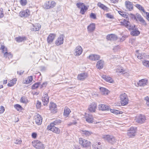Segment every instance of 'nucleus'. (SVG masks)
I'll use <instances>...</instances> for the list:
<instances>
[{
  "label": "nucleus",
  "mask_w": 149,
  "mask_h": 149,
  "mask_svg": "<svg viewBox=\"0 0 149 149\" xmlns=\"http://www.w3.org/2000/svg\"><path fill=\"white\" fill-rule=\"evenodd\" d=\"M35 120L36 123L38 125H40L42 122V118L41 116L38 114L35 117Z\"/></svg>",
  "instance_id": "14"
},
{
  "label": "nucleus",
  "mask_w": 149,
  "mask_h": 149,
  "mask_svg": "<svg viewBox=\"0 0 149 149\" xmlns=\"http://www.w3.org/2000/svg\"><path fill=\"white\" fill-rule=\"evenodd\" d=\"M88 57L90 60L94 61L98 60L100 58V56L96 54H91Z\"/></svg>",
  "instance_id": "22"
},
{
  "label": "nucleus",
  "mask_w": 149,
  "mask_h": 149,
  "mask_svg": "<svg viewBox=\"0 0 149 149\" xmlns=\"http://www.w3.org/2000/svg\"><path fill=\"white\" fill-rule=\"evenodd\" d=\"M47 98L49 99V97L48 96L47 94L46 93H45V94L43 95V97H42V98L46 99Z\"/></svg>",
  "instance_id": "63"
},
{
  "label": "nucleus",
  "mask_w": 149,
  "mask_h": 149,
  "mask_svg": "<svg viewBox=\"0 0 149 149\" xmlns=\"http://www.w3.org/2000/svg\"><path fill=\"white\" fill-rule=\"evenodd\" d=\"M16 79L15 78L11 80L10 83H8V86H13L15 83Z\"/></svg>",
  "instance_id": "40"
},
{
  "label": "nucleus",
  "mask_w": 149,
  "mask_h": 149,
  "mask_svg": "<svg viewBox=\"0 0 149 149\" xmlns=\"http://www.w3.org/2000/svg\"><path fill=\"white\" fill-rule=\"evenodd\" d=\"M95 28V24L92 23L91 24L88 26L87 29L89 32L93 31Z\"/></svg>",
  "instance_id": "30"
},
{
  "label": "nucleus",
  "mask_w": 149,
  "mask_h": 149,
  "mask_svg": "<svg viewBox=\"0 0 149 149\" xmlns=\"http://www.w3.org/2000/svg\"><path fill=\"white\" fill-rule=\"evenodd\" d=\"M120 102L123 106L126 105L128 103L129 99L127 94L124 93L121 94L120 96Z\"/></svg>",
  "instance_id": "1"
},
{
  "label": "nucleus",
  "mask_w": 149,
  "mask_h": 149,
  "mask_svg": "<svg viewBox=\"0 0 149 149\" xmlns=\"http://www.w3.org/2000/svg\"><path fill=\"white\" fill-rule=\"evenodd\" d=\"M20 101L23 103L26 102V99L24 97H22L20 99Z\"/></svg>",
  "instance_id": "58"
},
{
  "label": "nucleus",
  "mask_w": 149,
  "mask_h": 149,
  "mask_svg": "<svg viewBox=\"0 0 149 149\" xmlns=\"http://www.w3.org/2000/svg\"><path fill=\"white\" fill-rule=\"evenodd\" d=\"M30 15V11L28 9H27L25 11H21L19 13V15L21 17H28Z\"/></svg>",
  "instance_id": "13"
},
{
  "label": "nucleus",
  "mask_w": 149,
  "mask_h": 149,
  "mask_svg": "<svg viewBox=\"0 0 149 149\" xmlns=\"http://www.w3.org/2000/svg\"><path fill=\"white\" fill-rule=\"evenodd\" d=\"M115 71L118 74H122L124 73V70L120 66H119L116 69Z\"/></svg>",
  "instance_id": "32"
},
{
  "label": "nucleus",
  "mask_w": 149,
  "mask_h": 149,
  "mask_svg": "<svg viewBox=\"0 0 149 149\" xmlns=\"http://www.w3.org/2000/svg\"><path fill=\"white\" fill-rule=\"evenodd\" d=\"M0 49L2 50V53L4 54L5 53V52H7V48L3 45H1V47L0 48Z\"/></svg>",
  "instance_id": "42"
},
{
  "label": "nucleus",
  "mask_w": 149,
  "mask_h": 149,
  "mask_svg": "<svg viewBox=\"0 0 149 149\" xmlns=\"http://www.w3.org/2000/svg\"><path fill=\"white\" fill-rule=\"evenodd\" d=\"M47 129L55 133L58 134L60 132V130L58 127L55 126H48L47 127Z\"/></svg>",
  "instance_id": "10"
},
{
  "label": "nucleus",
  "mask_w": 149,
  "mask_h": 149,
  "mask_svg": "<svg viewBox=\"0 0 149 149\" xmlns=\"http://www.w3.org/2000/svg\"><path fill=\"white\" fill-rule=\"evenodd\" d=\"M136 6L140 10L142 11L144 13H145L146 12L144 10V8L140 5L136 4Z\"/></svg>",
  "instance_id": "43"
},
{
  "label": "nucleus",
  "mask_w": 149,
  "mask_h": 149,
  "mask_svg": "<svg viewBox=\"0 0 149 149\" xmlns=\"http://www.w3.org/2000/svg\"><path fill=\"white\" fill-rule=\"evenodd\" d=\"M127 28L129 30H134L136 29L135 25H131L130 24Z\"/></svg>",
  "instance_id": "45"
},
{
  "label": "nucleus",
  "mask_w": 149,
  "mask_h": 149,
  "mask_svg": "<svg viewBox=\"0 0 149 149\" xmlns=\"http://www.w3.org/2000/svg\"><path fill=\"white\" fill-rule=\"evenodd\" d=\"M100 90L102 95H107L109 93V90L104 88L101 87L100 88Z\"/></svg>",
  "instance_id": "31"
},
{
  "label": "nucleus",
  "mask_w": 149,
  "mask_h": 149,
  "mask_svg": "<svg viewBox=\"0 0 149 149\" xmlns=\"http://www.w3.org/2000/svg\"><path fill=\"white\" fill-rule=\"evenodd\" d=\"M146 120L145 116L141 114L137 116L136 118V121L140 124H142L144 123Z\"/></svg>",
  "instance_id": "7"
},
{
  "label": "nucleus",
  "mask_w": 149,
  "mask_h": 149,
  "mask_svg": "<svg viewBox=\"0 0 149 149\" xmlns=\"http://www.w3.org/2000/svg\"><path fill=\"white\" fill-rule=\"evenodd\" d=\"M147 84V79H143L139 80L137 83L138 86H144Z\"/></svg>",
  "instance_id": "20"
},
{
  "label": "nucleus",
  "mask_w": 149,
  "mask_h": 149,
  "mask_svg": "<svg viewBox=\"0 0 149 149\" xmlns=\"http://www.w3.org/2000/svg\"><path fill=\"white\" fill-rule=\"evenodd\" d=\"M88 77V74L86 72L81 73L78 75L77 79L80 81H83L86 79Z\"/></svg>",
  "instance_id": "15"
},
{
  "label": "nucleus",
  "mask_w": 149,
  "mask_h": 149,
  "mask_svg": "<svg viewBox=\"0 0 149 149\" xmlns=\"http://www.w3.org/2000/svg\"><path fill=\"white\" fill-rule=\"evenodd\" d=\"M86 120L88 123H92L94 122L93 118L92 115L88 114L86 116Z\"/></svg>",
  "instance_id": "25"
},
{
  "label": "nucleus",
  "mask_w": 149,
  "mask_h": 149,
  "mask_svg": "<svg viewBox=\"0 0 149 149\" xmlns=\"http://www.w3.org/2000/svg\"><path fill=\"white\" fill-rule=\"evenodd\" d=\"M145 100L146 101V105L148 106V103H149V97H146L145 98Z\"/></svg>",
  "instance_id": "57"
},
{
  "label": "nucleus",
  "mask_w": 149,
  "mask_h": 149,
  "mask_svg": "<svg viewBox=\"0 0 149 149\" xmlns=\"http://www.w3.org/2000/svg\"><path fill=\"white\" fill-rule=\"evenodd\" d=\"M107 40L111 41H115L118 39L117 36L114 34H111L108 35L106 37Z\"/></svg>",
  "instance_id": "16"
},
{
  "label": "nucleus",
  "mask_w": 149,
  "mask_h": 149,
  "mask_svg": "<svg viewBox=\"0 0 149 149\" xmlns=\"http://www.w3.org/2000/svg\"><path fill=\"white\" fill-rule=\"evenodd\" d=\"M74 54L75 56L80 55L82 53L83 50L82 47L79 46L76 47L74 50Z\"/></svg>",
  "instance_id": "11"
},
{
  "label": "nucleus",
  "mask_w": 149,
  "mask_h": 149,
  "mask_svg": "<svg viewBox=\"0 0 149 149\" xmlns=\"http://www.w3.org/2000/svg\"><path fill=\"white\" fill-rule=\"evenodd\" d=\"M22 141L20 140H16L15 142V143L16 144H20L21 143Z\"/></svg>",
  "instance_id": "62"
},
{
  "label": "nucleus",
  "mask_w": 149,
  "mask_h": 149,
  "mask_svg": "<svg viewBox=\"0 0 149 149\" xmlns=\"http://www.w3.org/2000/svg\"><path fill=\"white\" fill-rule=\"evenodd\" d=\"M106 17L110 19H113V16L112 15H111L110 13H107L106 14Z\"/></svg>",
  "instance_id": "55"
},
{
  "label": "nucleus",
  "mask_w": 149,
  "mask_h": 149,
  "mask_svg": "<svg viewBox=\"0 0 149 149\" xmlns=\"http://www.w3.org/2000/svg\"><path fill=\"white\" fill-rule=\"evenodd\" d=\"M126 37V36H123L121 38H120V40L121 42H122L124 40Z\"/></svg>",
  "instance_id": "61"
},
{
  "label": "nucleus",
  "mask_w": 149,
  "mask_h": 149,
  "mask_svg": "<svg viewBox=\"0 0 149 149\" xmlns=\"http://www.w3.org/2000/svg\"><path fill=\"white\" fill-rule=\"evenodd\" d=\"M102 77L107 81L109 83H111L113 81L112 79L109 77L107 76H106L103 75L102 76Z\"/></svg>",
  "instance_id": "34"
},
{
  "label": "nucleus",
  "mask_w": 149,
  "mask_h": 149,
  "mask_svg": "<svg viewBox=\"0 0 149 149\" xmlns=\"http://www.w3.org/2000/svg\"><path fill=\"white\" fill-rule=\"evenodd\" d=\"M103 138L106 140H107L110 143L113 144L115 142V138L112 136L109 135H104L103 136Z\"/></svg>",
  "instance_id": "8"
},
{
  "label": "nucleus",
  "mask_w": 149,
  "mask_h": 149,
  "mask_svg": "<svg viewBox=\"0 0 149 149\" xmlns=\"http://www.w3.org/2000/svg\"><path fill=\"white\" fill-rule=\"evenodd\" d=\"M56 35L54 34L51 33L49 34L47 39V41L48 43H51L54 39Z\"/></svg>",
  "instance_id": "21"
},
{
  "label": "nucleus",
  "mask_w": 149,
  "mask_h": 149,
  "mask_svg": "<svg viewBox=\"0 0 149 149\" xmlns=\"http://www.w3.org/2000/svg\"><path fill=\"white\" fill-rule=\"evenodd\" d=\"M97 5L98 6L100 7L104 11H106V12H108L109 10V8L103 4L102 3H101L100 2H98L97 3Z\"/></svg>",
  "instance_id": "26"
},
{
  "label": "nucleus",
  "mask_w": 149,
  "mask_h": 149,
  "mask_svg": "<svg viewBox=\"0 0 149 149\" xmlns=\"http://www.w3.org/2000/svg\"><path fill=\"white\" fill-rule=\"evenodd\" d=\"M64 37V36L63 35H60L55 41V44L57 46H59L63 44Z\"/></svg>",
  "instance_id": "9"
},
{
  "label": "nucleus",
  "mask_w": 149,
  "mask_h": 149,
  "mask_svg": "<svg viewBox=\"0 0 149 149\" xmlns=\"http://www.w3.org/2000/svg\"><path fill=\"white\" fill-rule=\"evenodd\" d=\"M88 7L85 6L84 5V7H81L80 11V13L82 15H84L86 11L87 10Z\"/></svg>",
  "instance_id": "37"
},
{
  "label": "nucleus",
  "mask_w": 149,
  "mask_h": 149,
  "mask_svg": "<svg viewBox=\"0 0 149 149\" xmlns=\"http://www.w3.org/2000/svg\"><path fill=\"white\" fill-rule=\"evenodd\" d=\"M131 35L133 36H138L140 33V31L137 30H134L131 32Z\"/></svg>",
  "instance_id": "36"
},
{
  "label": "nucleus",
  "mask_w": 149,
  "mask_h": 149,
  "mask_svg": "<svg viewBox=\"0 0 149 149\" xmlns=\"http://www.w3.org/2000/svg\"><path fill=\"white\" fill-rule=\"evenodd\" d=\"M118 13L120 15L124 17L127 18V15L126 14H125V13L121 11H118Z\"/></svg>",
  "instance_id": "50"
},
{
  "label": "nucleus",
  "mask_w": 149,
  "mask_h": 149,
  "mask_svg": "<svg viewBox=\"0 0 149 149\" xmlns=\"http://www.w3.org/2000/svg\"><path fill=\"white\" fill-rule=\"evenodd\" d=\"M37 134L36 133H33L32 134V136L33 138H36L37 136Z\"/></svg>",
  "instance_id": "64"
},
{
  "label": "nucleus",
  "mask_w": 149,
  "mask_h": 149,
  "mask_svg": "<svg viewBox=\"0 0 149 149\" xmlns=\"http://www.w3.org/2000/svg\"><path fill=\"white\" fill-rule=\"evenodd\" d=\"M56 104L53 103H50V105L49 106V109L53 113H56V111L57 109V107Z\"/></svg>",
  "instance_id": "23"
},
{
  "label": "nucleus",
  "mask_w": 149,
  "mask_h": 149,
  "mask_svg": "<svg viewBox=\"0 0 149 149\" xmlns=\"http://www.w3.org/2000/svg\"><path fill=\"white\" fill-rule=\"evenodd\" d=\"M4 108L3 106H1L0 108V113H2L4 111Z\"/></svg>",
  "instance_id": "59"
},
{
  "label": "nucleus",
  "mask_w": 149,
  "mask_h": 149,
  "mask_svg": "<svg viewBox=\"0 0 149 149\" xmlns=\"http://www.w3.org/2000/svg\"><path fill=\"white\" fill-rule=\"evenodd\" d=\"M90 16L91 18H93L94 19H95L96 18L95 15L93 13H91Z\"/></svg>",
  "instance_id": "60"
},
{
  "label": "nucleus",
  "mask_w": 149,
  "mask_h": 149,
  "mask_svg": "<svg viewBox=\"0 0 149 149\" xmlns=\"http://www.w3.org/2000/svg\"><path fill=\"white\" fill-rule=\"evenodd\" d=\"M33 25V28L31 29V31H38L40 29L41 25L40 24H36L35 25Z\"/></svg>",
  "instance_id": "28"
},
{
  "label": "nucleus",
  "mask_w": 149,
  "mask_h": 149,
  "mask_svg": "<svg viewBox=\"0 0 149 149\" xmlns=\"http://www.w3.org/2000/svg\"><path fill=\"white\" fill-rule=\"evenodd\" d=\"M20 3L23 6H25L27 3V0H20Z\"/></svg>",
  "instance_id": "51"
},
{
  "label": "nucleus",
  "mask_w": 149,
  "mask_h": 149,
  "mask_svg": "<svg viewBox=\"0 0 149 149\" xmlns=\"http://www.w3.org/2000/svg\"><path fill=\"white\" fill-rule=\"evenodd\" d=\"M136 56H137V58L139 59H140L141 60H143L145 59V58H148V57L149 56H146V54L145 53H139L137 54H136Z\"/></svg>",
  "instance_id": "24"
},
{
  "label": "nucleus",
  "mask_w": 149,
  "mask_h": 149,
  "mask_svg": "<svg viewBox=\"0 0 149 149\" xmlns=\"http://www.w3.org/2000/svg\"><path fill=\"white\" fill-rule=\"evenodd\" d=\"M26 80L28 81V83H31L32 81L33 80V77L32 76H30V77H29L27 79H26Z\"/></svg>",
  "instance_id": "54"
},
{
  "label": "nucleus",
  "mask_w": 149,
  "mask_h": 149,
  "mask_svg": "<svg viewBox=\"0 0 149 149\" xmlns=\"http://www.w3.org/2000/svg\"><path fill=\"white\" fill-rule=\"evenodd\" d=\"M143 64L145 67L149 68V61H143Z\"/></svg>",
  "instance_id": "46"
},
{
  "label": "nucleus",
  "mask_w": 149,
  "mask_h": 149,
  "mask_svg": "<svg viewBox=\"0 0 149 149\" xmlns=\"http://www.w3.org/2000/svg\"><path fill=\"white\" fill-rule=\"evenodd\" d=\"M14 107L17 111H20L22 110V107L21 105L19 104H16L14 105Z\"/></svg>",
  "instance_id": "44"
},
{
  "label": "nucleus",
  "mask_w": 149,
  "mask_h": 149,
  "mask_svg": "<svg viewBox=\"0 0 149 149\" xmlns=\"http://www.w3.org/2000/svg\"><path fill=\"white\" fill-rule=\"evenodd\" d=\"M84 4L83 3L81 2H79L76 4V6L79 8L83 7H84Z\"/></svg>",
  "instance_id": "49"
},
{
  "label": "nucleus",
  "mask_w": 149,
  "mask_h": 149,
  "mask_svg": "<svg viewBox=\"0 0 149 149\" xmlns=\"http://www.w3.org/2000/svg\"><path fill=\"white\" fill-rule=\"evenodd\" d=\"M79 143L84 148L88 147L91 145V143L87 140L80 138L79 139Z\"/></svg>",
  "instance_id": "4"
},
{
  "label": "nucleus",
  "mask_w": 149,
  "mask_h": 149,
  "mask_svg": "<svg viewBox=\"0 0 149 149\" xmlns=\"http://www.w3.org/2000/svg\"><path fill=\"white\" fill-rule=\"evenodd\" d=\"M133 16L134 19L136 21L139 20L141 23L143 25H146V23L145 20L139 14L137 13L135 15H134Z\"/></svg>",
  "instance_id": "5"
},
{
  "label": "nucleus",
  "mask_w": 149,
  "mask_h": 149,
  "mask_svg": "<svg viewBox=\"0 0 149 149\" xmlns=\"http://www.w3.org/2000/svg\"><path fill=\"white\" fill-rule=\"evenodd\" d=\"M82 133L84 135H85L86 136H90L92 134L91 131H88L86 130H82Z\"/></svg>",
  "instance_id": "33"
},
{
  "label": "nucleus",
  "mask_w": 149,
  "mask_h": 149,
  "mask_svg": "<svg viewBox=\"0 0 149 149\" xmlns=\"http://www.w3.org/2000/svg\"><path fill=\"white\" fill-rule=\"evenodd\" d=\"M46 99L42 98V100L43 102V104L44 105H47L49 102V99L46 98Z\"/></svg>",
  "instance_id": "48"
},
{
  "label": "nucleus",
  "mask_w": 149,
  "mask_h": 149,
  "mask_svg": "<svg viewBox=\"0 0 149 149\" xmlns=\"http://www.w3.org/2000/svg\"><path fill=\"white\" fill-rule=\"evenodd\" d=\"M40 84V82L36 83L34 84L32 86V88L33 89H35L38 88Z\"/></svg>",
  "instance_id": "47"
},
{
  "label": "nucleus",
  "mask_w": 149,
  "mask_h": 149,
  "mask_svg": "<svg viewBox=\"0 0 149 149\" xmlns=\"http://www.w3.org/2000/svg\"><path fill=\"white\" fill-rule=\"evenodd\" d=\"M99 110L102 111H108L110 110V108L109 106L104 104H100L98 106Z\"/></svg>",
  "instance_id": "18"
},
{
  "label": "nucleus",
  "mask_w": 149,
  "mask_h": 149,
  "mask_svg": "<svg viewBox=\"0 0 149 149\" xmlns=\"http://www.w3.org/2000/svg\"><path fill=\"white\" fill-rule=\"evenodd\" d=\"M15 40L18 42H19L26 40V37H19L15 38Z\"/></svg>",
  "instance_id": "39"
},
{
  "label": "nucleus",
  "mask_w": 149,
  "mask_h": 149,
  "mask_svg": "<svg viewBox=\"0 0 149 149\" xmlns=\"http://www.w3.org/2000/svg\"><path fill=\"white\" fill-rule=\"evenodd\" d=\"M104 64V61L102 60H100L97 62L96 67L99 69H102L103 67Z\"/></svg>",
  "instance_id": "19"
},
{
  "label": "nucleus",
  "mask_w": 149,
  "mask_h": 149,
  "mask_svg": "<svg viewBox=\"0 0 149 149\" xmlns=\"http://www.w3.org/2000/svg\"><path fill=\"white\" fill-rule=\"evenodd\" d=\"M125 5L127 10L131 11L133 9L132 3L129 1H126L125 2Z\"/></svg>",
  "instance_id": "17"
},
{
  "label": "nucleus",
  "mask_w": 149,
  "mask_h": 149,
  "mask_svg": "<svg viewBox=\"0 0 149 149\" xmlns=\"http://www.w3.org/2000/svg\"><path fill=\"white\" fill-rule=\"evenodd\" d=\"M61 120H56L53 122L51 123L50 125L49 126H52H52H55V125H59L60 123H61Z\"/></svg>",
  "instance_id": "29"
},
{
  "label": "nucleus",
  "mask_w": 149,
  "mask_h": 149,
  "mask_svg": "<svg viewBox=\"0 0 149 149\" xmlns=\"http://www.w3.org/2000/svg\"><path fill=\"white\" fill-rule=\"evenodd\" d=\"M4 16L3 11L2 8H0V18H2Z\"/></svg>",
  "instance_id": "53"
},
{
  "label": "nucleus",
  "mask_w": 149,
  "mask_h": 149,
  "mask_svg": "<svg viewBox=\"0 0 149 149\" xmlns=\"http://www.w3.org/2000/svg\"><path fill=\"white\" fill-rule=\"evenodd\" d=\"M97 104L94 102H93L89 106L88 109L91 112H94L97 108Z\"/></svg>",
  "instance_id": "12"
},
{
  "label": "nucleus",
  "mask_w": 149,
  "mask_h": 149,
  "mask_svg": "<svg viewBox=\"0 0 149 149\" xmlns=\"http://www.w3.org/2000/svg\"><path fill=\"white\" fill-rule=\"evenodd\" d=\"M41 103L39 101H37L36 103V107L37 109H39L40 108Z\"/></svg>",
  "instance_id": "52"
},
{
  "label": "nucleus",
  "mask_w": 149,
  "mask_h": 149,
  "mask_svg": "<svg viewBox=\"0 0 149 149\" xmlns=\"http://www.w3.org/2000/svg\"><path fill=\"white\" fill-rule=\"evenodd\" d=\"M56 5V3L54 1H46L44 4V7L46 9L52 8Z\"/></svg>",
  "instance_id": "2"
},
{
  "label": "nucleus",
  "mask_w": 149,
  "mask_h": 149,
  "mask_svg": "<svg viewBox=\"0 0 149 149\" xmlns=\"http://www.w3.org/2000/svg\"><path fill=\"white\" fill-rule=\"evenodd\" d=\"M136 130L133 127H131L127 133V135L129 138H132L135 135Z\"/></svg>",
  "instance_id": "6"
},
{
  "label": "nucleus",
  "mask_w": 149,
  "mask_h": 149,
  "mask_svg": "<svg viewBox=\"0 0 149 149\" xmlns=\"http://www.w3.org/2000/svg\"><path fill=\"white\" fill-rule=\"evenodd\" d=\"M71 111L70 109L67 107H65L64 108L63 115L65 117H66L69 115Z\"/></svg>",
  "instance_id": "27"
},
{
  "label": "nucleus",
  "mask_w": 149,
  "mask_h": 149,
  "mask_svg": "<svg viewBox=\"0 0 149 149\" xmlns=\"http://www.w3.org/2000/svg\"><path fill=\"white\" fill-rule=\"evenodd\" d=\"M3 56L4 57L6 58L8 57L9 59L11 58L12 57V55L10 53H8L7 52H5V53L4 54Z\"/></svg>",
  "instance_id": "41"
},
{
  "label": "nucleus",
  "mask_w": 149,
  "mask_h": 149,
  "mask_svg": "<svg viewBox=\"0 0 149 149\" xmlns=\"http://www.w3.org/2000/svg\"><path fill=\"white\" fill-rule=\"evenodd\" d=\"M47 85V82H44L41 85V86H40V88H45L46 87Z\"/></svg>",
  "instance_id": "56"
},
{
  "label": "nucleus",
  "mask_w": 149,
  "mask_h": 149,
  "mask_svg": "<svg viewBox=\"0 0 149 149\" xmlns=\"http://www.w3.org/2000/svg\"><path fill=\"white\" fill-rule=\"evenodd\" d=\"M120 25L125 26L126 28L130 24V22L124 19L123 20L120 22Z\"/></svg>",
  "instance_id": "35"
},
{
  "label": "nucleus",
  "mask_w": 149,
  "mask_h": 149,
  "mask_svg": "<svg viewBox=\"0 0 149 149\" xmlns=\"http://www.w3.org/2000/svg\"><path fill=\"white\" fill-rule=\"evenodd\" d=\"M101 143L100 142H98L97 144L95 143L93 144V149H101V147L100 146Z\"/></svg>",
  "instance_id": "38"
},
{
  "label": "nucleus",
  "mask_w": 149,
  "mask_h": 149,
  "mask_svg": "<svg viewBox=\"0 0 149 149\" xmlns=\"http://www.w3.org/2000/svg\"><path fill=\"white\" fill-rule=\"evenodd\" d=\"M32 144L33 146L37 149H44L45 148L44 145L38 140L33 141Z\"/></svg>",
  "instance_id": "3"
}]
</instances>
